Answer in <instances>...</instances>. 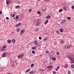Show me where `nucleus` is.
Here are the masks:
<instances>
[{"label":"nucleus","mask_w":74,"mask_h":74,"mask_svg":"<svg viewBox=\"0 0 74 74\" xmlns=\"http://www.w3.org/2000/svg\"><path fill=\"white\" fill-rule=\"evenodd\" d=\"M67 58H69V59H70L71 60V62L72 63H74V56H73L71 55H68L67 56Z\"/></svg>","instance_id":"obj_1"},{"label":"nucleus","mask_w":74,"mask_h":74,"mask_svg":"<svg viewBox=\"0 0 74 74\" xmlns=\"http://www.w3.org/2000/svg\"><path fill=\"white\" fill-rule=\"evenodd\" d=\"M41 23V20L38 19L37 21V23H36V25L37 26H38L39 25H40Z\"/></svg>","instance_id":"obj_2"},{"label":"nucleus","mask_w":74,"mask_h":74,"mask_svg":"<svg viewBox=\"0 0 74 74\" xmlns=\"http://www.w3.org/2000/svg\"><path fill=\"white\" fill-rule=\"evenodd\" d=\"M66 21L65 20H63L62 21V22L60 23V24H61V25H63L66 23Z\"/></svg>","instance_id":"obj_3"},{"label":"nucleus","mask_w":74,"mask_h":74,"mask_svg":"<svg viewBox=\"0 0 74 74\" xmlns=\"http://www.w3.org/2000/svg\"><path fill=\"white\" fill-rule=\"evenodd\" d=\"M24 56V55L23 54H21L17 56L18 58H23V56Z\"/></svg>","instance_id":"obj_4"},{"label":"nucleus","mask_w":74,"mask_h":74,"mask_svg":"<svg viewBox=\"0 0 74 74\" xmlns=\"http://www.w3.org/2000/svg\"><path fill=\"white\" fill-rule=\"evenodd\" d=\"M18 18H19V16L18 15H17L16 17H14V19L15 21H17V20H18Z\"/></svg>","instance_id":"obj_5"},{"label":"nucleus","mask_w":74,"mask_h":74,"mask_svg":"<svg viewBox=\"0 0 74 74\" xmlns=\"http://www.w3.org/2000/svg\"><path fill=\"white\" fill-rule=\"evenodd\" d=\"M65 49H67V48L70 49V47L68 45H66L65 46Z\"/></svg>","instance_id":"obj_6"},{"label":"nucleus","mask_w":74,"mask_h":74,"mask_svg":"<svg viewBox=\"0 0 74 74\" xmlns=\"http://www.w3.org/2000/svg\"><path fill=\"white\" fill-rule=\"evenodd\" d=\"M25 32V29H23L21 30V32H20L21 34H23L24 32Z\"/></svg>","instance_id":"obj_7"},{"label":"nucleus","mask_w":74,"mask_h":74,"mask_svg":"<svg viewBox=\"0 0 74 74\" xmlns=\"http://www.w3.org/2000/svg\"><path fill=\"white\" fill-rule=\"evenodd\" d=\"M6 55V53H4L2 54V56L3 57H5V56Z\"/></svg>","instance_id":"obj_8"},{"label":"nucleus","mask_w":74,"mask_h":74,"mask_svg":"<svg viewBox=\"0 0 74 74\" xmlns=\"http://www.w3.org/2000/svg\"><path fill=\"white\" fill-rule=\"evenodd\" d=\"M48 20H47L44 23V25H47V23H48Z\"/></svg>","instance_id":"obj_9"},{"label":"nucleus","mask_w":74,"mask_h":74,"mask_svg":"<svg viewBox=\"0 0 74 74\" xmlns=\"http://www.w3.org/2000/svg\"><path fill=\"white\" fill-rule=\"evenodd\" d=\"M34 44L36 45L37 44V43H38V42H37V41L36 40H35V41H34Z\"/></svg>","instance_id":"obj_10"},{"label":"nucleus","mask_w":74,"mask_h":74,"mask_svg":"<svg viewBox=\"0 0 74 74\" xmlns=\"http://www.w3.org/2000/svg\"><path fill=\"white\" fill-rule=\"evenodd\" d=\"M1 50L2 51H5V49L3 48V47H1Z\"/></svg>","instance_id":"obj_11"},{"label":"nucleus","mask_w":74,"mask_h":74,"mask_svg":"<svg viewBox=\"0 0 74 74\" xmlns=\"http://www.w3.org/2000/svg\"><path fill=\"white\" fill-rule=\"evenodd\" d=\"M20 7V6L19 5H17L15 7V8H16V9H17V8H19Z\"/></svg>","instance_id":"obj_12"},{"label":"nucleus","mask_w":74,"mask_h":74,"mask_svg":"<svg viewBox=\"0 0 74 74\" xmlns=\"http://www.w3.org/2000/svg\"><path fill=\"white\" fill-rule=\"evenodd\" d=\"M50 17H51V16H49V15H48L46 18L47 19H49V18H50Z\"/></svg>","instance_id":"obj_13"},{"label":"nucleus","mask_w":74,"mask_h":74,"mask_svg":"<svg viewBox=\"0 0 74 74\" xmlns=\"http://www.w3.org/2000/svg\"><path fill=\"white\" fill-rule=\"evenodd\" d=\"M48 67L49 69H52V68H53V66H48Z\"/></svg>","instance_id":"obj_14"},{"label":"nucleus","mask_w":74,"mask_h":74,"mask_svg":"<svg viewBox=\"0 0 74 74\" xmlns=\"http://www.w3.org/2000/svg\"><path fill=\"white\" fill-rule=\"evenodd\" d=\"M8 44H10L11 42V40H8Z\"/></svg>","instance_id":"obj_15"},{"label":"nucleus","mask_w":74,"mask_h":74,"mask_svg":"<svg viewBox=\"0 0 74 74\" xmlns=\"http://www.w3.org/2000/svg\"><path fill=\"white\" fill-rule=\"evenodd\" d=\"M36 48H37L36 47V46H34V47L32 48V49H34V50H35V49H36Z\"/></svg>","instance_id":"obj_16"},{"label":"nucleus","mask_w":74,"mask_h":74,"mask_svg":"<svg viewBox=\"0 0 74 74\" xmlns=\"http://www.w3.org/2000/svg\"><path fill=\"white\" fill-rule=\"evenodd\" d=\"M68 67V65L67 64H66L65 65V66H64V67L65 69H66V68H67Z\"/></svg>","instance_id":"obj_17"},{"label":"nucleus","mask_w":74,"mask_h":74,"mask_svg":"<svg viewBox=\"0 0 74 74\" xmlns=\"http://www.w3.org/2000/svg\"><path fill=\"white\" fill-rule=\"evenodd\" d=\"M47 38H45L44 39V42H46V41H47Z\"/></svg>","instance_id":"obj_18"},{"label":"nucleus","mask_w":74,"mask_h":74,"mask_svg":"<svg viewBox=\"0 0 74 74\" xmlns=\"http://www.w3.org/2000/svg\"><path fill=\"white\" fill-rule=\"evenodd\" d=\"M30 70V69H29L27 70H26V71L25 72V73H27V72H28V71H29Z\"/></svg>","instance_id":"obj_19"},{"label":"nucleus","mask_w":74,"mask_h":74,"mask_svg":"<svg viewBox=\"0 0 74 74\" xmlns=\"http://www.w3.org/2000/svg\"><path fill=\"white\" fill-rule=\"evenodd\" d=\"M9 0H6V3L8 5L9 4Z\"/></svg>","instance_id":"obj_20"},{"label":"nucleus","mask_w":74,"mask_h":74,"mask_svg":"<svg viewBox=\"0 0 74 74\" xmlns=\"http://www.w3.org/2000/svg\"><path fill=\"white\" fill-rule=\"evenodd\" d=\"M52 60H53L55 61L56 60V58L55 57H53L52 58Z\"/></svg>","instance_id":"obj_21"},{"label":"nucleus","mask_w":74,"mask_h":74,"mask_svg":"<svg viewBox=\"0 0 74 74\" xmlns=\"http://www.w3.org/2000/svg\"><path fill=\"white\" fill-rule=\"evenodd\" d=\"M12 42H15V39H13L12 40Z\"/></svg>","instance_id":"obj_22"},{"label":"nucleus","mask_w":74,"mask_h":74,"mask_svg":"<svg viewBox=\"0 0 74 74\" xmlns=\"http://www.w3.org/2000/svg\"><path fill=\"white\" fill-rule=\"evenodd\" d=\"M60 32H61V33H62V32H63V29H61L60 30Z\"/></svg>","instance_id":"obj_23"},{"label":"nucleus","mask_w":74,"mask_h":74,"mask_svg":"<svg viewBox=\"0 0 74 74\" xmlns=\"http://www.w3.org/2000/svg\"><path fill=\"white\" fill-rule=\"evenodd\" d=\"M56 54H57V55H58V56H59V55H60V53H59L58 52H56Z\"/></svg>","instance_id":"obj_24"},{"label":"nucleus","mask_w":74,"mask_h":74,"mask_svg":"<svg viewBox=\"0 0 74 74\" xmlns=\"http://www.w3.org/2000/svg\"><path fill=\"white\" fill-rule=\"evenodd\" d=\"M71 67H72V68H74V64H72V65H71Z\"/></svg>","instance_id":"obj_25"},{"label":"nucleus","mask_w":74,"mask_h":74,"mask_svg":"<svg viewBox=\"0 0 74 74\" xmlns=\"http://www.w3.org/2000/svg\"><path fill=\"white\" fill-rule=\"evenodd\" d=\"M67 19L68 20H70L71 19V18L70 17H67Z\"/></svg>","instance_id":"obj_26"},{"label":"nucleus","mask_w":74,"mask_h":74,"mask_svg":"<svg viewBox=\"0 0 74 74\" xmlns=\"http://www.w3.org/2000/svg\"><path fill=\"white\" fill-rule=\"evenodd\" d=\"M6 46L5 45H4L3 46V48H4V49H5V48H6Z\"/></svg>","instance_id":"obj_27"},{"label":"nucleus","mask_w":74,"mask_h":74,"mask_svg":"<svg viewBox=\"0 0 74 74\" xmlns=\"http://www.w3.org/2000/svg\"><path fill=\"white\" fill-rule=\"evenodd\" d=\"M34 66V64H31V67H33Z\"/></svg>","instance_id":"obj_28"},{"label":"nucleus","mask_w":74,"mask_h":74,"mask_svg":"<svg viewBox=\"0 0 74 74\" xmlns=\"http://www.w3.org/2000/svg\"><path fill=\"white\" fill-rule=\"evenodd\" d=\"M20 30L19 28H17V31L18 32H19Z\"/></svg>","instance_id":"obj_29"},{"label":"nucleus","mask_w":74,"mask_h":74,"mask_svg":"<svg viewBox=\"0 0 74 74\" xmlns=\"http://www.w3.org/2000/svg\"><path fill=\"white\" fill-rule=\"evenodd\" d=\"M62 10H63V9H61L59 10V12H62Z\"/></svg>","instance_id":"obj_30"},{"label":"nucleus","mask_w":74,"mask_h":74,"mask_svg":"<svg viewBox=\"0 0 74 74\" xmlns=\"http://www.w3.org/2000/svg\"><path fill=\"white\" fill-rule=\"evenodd\" d=\"M37 13H38V14H41V12H40V11H38V12H37Z\"/></svg>","instance_id":"obj_31"},{"label":"nucleus","mask_w":74,"mask_h":74,"mask_svg":"<svg viewBox=\"0 0 74 74\" xmlns=\"http://www.w3.org/2000/svg\"><path fill=\"white\" fill-rule=\"evenodd\" d=\"M35 31L36 32H38V28H36L35 29Z\"/></svg>","instance_id":"obj_32"},{"label":"nucleus","mask_w":74,"mask_h":74,"mask_svg":"<svg viewBox=\"0 0 74 74\" xmlns=\"http://www.w3.org/2000/svg\"><path fill=\"white\" fill-rule=\"evenodd\" d=\"M63 8L64 10H66V8L65 7H63Z\"/></svg>","instance_id":"obj_33"},{"label":"nucleus","mask_w":74,"mask_h":74,"mask_svg":"<svg viewBox=\"0 0 74 74\" xmlns=\"http://www.w3.org/2000/svg\"><path fill=\"white\" fill-rule=\"evenodd\" d=\"M15 15V13L13 14L12 15V17H14V15Z\"/></svg>","instance_id":"obj_34"},{"label":"nucleus","mask_w":74,"mask_h":74,"mask_svg":"<svg viewBox=\"0 0 74 74\" xmlns=\"http://www.w3.org/2000/svg\"><path fill=\"white\" fill-rule=\"evenodd\" d=\"M61 42V44H63V43H64V42H63V40H62Z\"/></svg>","instance_id":"obj_35"},{"label":"nucleus","mask_w":74,"mask_h":74,"mask_svg":"<svg viewBox=\"0 0 74 74\" xmlns=\"http://www.w3.org/2000/svg\"><path fill=\"white\" fill-rule=\"evenodd\" d=\"M18 26H20V25H21V23H19L18 24Z\"/></svg>","instance_id":"obj_36"},{"label":"nucleus","mask_w":74,"mask_h":74,"mask_svg":"<svg viewBox=\"0 0 74 74\" xmlns=\"http://www.w3.org/2000/svg\"><path fill=\"white\" fill-rule=\"evenodd\" d=\"M29 73H30V74H33V71H32V72H30Z\"/></svg>","instance_id":"obj_37"},{"label":"nucleus","mask_w":74,"mask_h":74,"mask_svg":"<svg viewBox=\"0 0 74 74\" xmlns=\"http://www.w3.org/2000/svg\"><path fill=\"white\" fill-rule=\"evenodd\" d=\"M32 9H30L29 10H28L29 12H30L31 11H32Z\"/></svg>","instance_id":"obj_38"},{"label":"nucleus","mask_w":74,"mask_h":74,"mask_svg":"<svg viewBox=\"0 0 74 74\" xmlns=\"http://www.w3.org/2000/svg\"><path fill=\"white\" fill-rule=\"evenodd\" d=\"M6 19H7V20H8L9 19V18H8V17H6Z\"/></svg>","instance_id":"obj_39"},{"label":"nucleus","mask_w":74,"mask_h":74,"mask_svg":"<svg viewBox=\"0 0 74 74\" xmlns=\"http://www.w3.org/2000/svg\"><path fill=\"white\" fill-rule=\"evenodd\" d=\"M57 33L58 34H60V33H59V31H57Z\"/></svg>","instance_id":"obj_40"},{"label":"nucleus","mask_w":74,"mask_h":74,"mask_svg":"<svg viewBox=\"0 0 74 74\" xmlns=\"http://www.w3.org/2000/svg\"><path fill=\"white\" fill-rule=\"evenodd\" d=\"M32 53H33V54H34V53H35V52L34 51H32Z\"/></svg>","instance_id":"obj_41"},{"label":"nucleus","mask_w":74,"mask_h":74,"mask_svg":"<svg viewBox=\"0 0 74 74\" xmlns=\"http://www.w3.org/2000/svg\"><path fill=\"white\" fill-rule=\"evenodd\" d=\"M58 70H59V69L58 68H56V71H58Z\"/></svg>","instance_id":"obj_42"},{"label":"nucleus","mask_w":74,"mask_h":74,"mask_svg":"<svg viewBox=\"0 0 74 74\" xmlns=\"http://www.w3.org/2000/svg\"><path fill=\"white\" fill-rule=\"evenodd\" d=\"M49 52V51H46V53H48V52Z\"/></svg>","instance_id":"obj_43"},{"label":"nucleus","mask_w":74,"mask_h":74,"mask_svg":"<svg viewBox=\"0 0 74 74\" xmlns=\"http://www.w3.org/2000/svg\"><path fill=\"white\" fill-rule=\"evenodd\" d=\"M68 73L69 74H70V71H68Z\"/></svg>","instance_id":"obj_44"},{"label":"nucleus","mask_w":74,"mask_h":74,"mask_svg":"<svg viewBox=\"0 0 74 74\" xmlns=\"http://www.w3.org/2000/svg\"><path fill=\"white\" fill-rule=\"evenodd\" d=\"M72 9H74V6H72Z\"/></svg>","instance_id":"obj_45"},{"label":"nucleus","mask_w":74,"mask_h":74,"mask_svg":"<svg viewBox=\"0 0 74 74\" xmlns=\"http://www.w3.org/2000/svg\"><path fill=\"white\" fill-rule=\"evenodd\" d=\"M39 39H40V40H41V39H42L41 37H39Z\"/></svg>","instance_id":"obj_46"},{"label":"nucleus","mask_w":74,"mask_h":74,"mask_svg":"<svg viewBox=\"0 0 74 74\" xmlns=\"http://www.w3.org/2000/svg\"><path fill=\"white\" fill-rule=\"evenodd\" d=\"M32 72H33V74H34V73H36V71H32Z\"/></svg>","instance_id":"obj_47"},{"label":"nucleus","mask_w":74,"mask_h":74,"mask_svg":"<svg viewBox=\"0 0 74 74\" xmlns=\"http://www.w3.org/2000/svg\"><path fill=\"white\" fill-rule=\"evenodd\" d=\"M60 68V66H58L57 69H59Z\"/></svg>","instance_id":"obj_48"},{"label":"nucleus","mask_w":74,"mask_h":74,"mask_svg":"<svg viewBox=\"0 0 74 74\" xmlns=\"http://www.w3.org/2000/svg\"><path fill=\"white\" fill-rule=\"evenodd\" d=\"M45 1H48L49 0H44Z\"/></svg>","instance_id":"obj_49"},{"label":"nucleus","mask_w":74,"mask_h":74,"mask_svg":"<svg viewBox=\"0 0 74 74\" xmlns=\"http://www.w3.org/2000/svg\"><path fill=\"white\" fill-rule=\"evenodd\" d=\"M18 26L19 25H18V24H17L16 25V27H18Z\"/></svg>","instance_id":"obj_50"},{"label":"nucleus","mask_w":74,"mask_h":74,"mask_svg":"<svg viewBox=\"0 0 74 74\" xmlns=\"http://www.w3.org/2000/svg\"><path fill=\"white\" fill-rule=\"evenodd\" d=\"M0 14H2V12H1V11H0Z\"/></svg>","instance_id":"obj_51"},{"label":"nucleus","mask_w":74,"mask_h":74,"mask_svg":"<svg viewBox=\"0 0 74 74\" xmlns=\"http://www.w3.org/2000/svg\"><path fill=\"white\" fill-rule=\"evenodd\" d=\"M48 53H49V54H50V53H51L50 51H49Z\"/></svg>","instance_id":"obj_52"},{"label":"nucleus","mask_w":74,"mask_h":74,"mask_svg":"<svg viewBox=\"0 0 74 74\" xmlns=\"http://www.w3.org/2000/svg\"><path fill=\"white\" fill-rule=\"evenodd\" d=\"M53 74H56V72L55 71H53Z\"/></svg>","instance_id":"obj_53"},{"label":"nucleus","mask_w":74,"mask_h":74,"mask_svg":"<svg viewBox=\"0 0 74 74\" xmlns=\"http://www.w3.org/2000/svg\"><path fill=\"white\" fill-rule=\"evenodd\" d=\"M19 2H17V4H19Z\"/></svg>","instance_id":"obj_54"},{"label":"nucleus","mask_w":74,"mask_h":74,"mask_svg":"<svg viewBox=\"0 0 74 74\" xmlns=\"http://www.w3.org/2000/svg\"><path fill=\"white\" fill-rule=\"evenodd\" d=\"M36 46H38V44H37Z\"/></svg>","instance_id":"obj_55"},{"label":"nucleus","mask_w":74,"mask_h":74,"mask_svg":"<svg viewBox=\"0 0 74 74\" xmlns=\"http://www.w3.org/2000/svg\"><path fill=\"white\" fill-rule=\"evenodd\" d=\"M38 1H40V0H38Z\"/></svg>","instance_id":"obj_56"},{"label":"nucleus","mask_w":74,"mask_h":74,"mask_svg":"<svg viewBox=\"0 0 74 74\" xmlns=\"http://www.w3.org/2000/svg\"><path fill=\"white\" fill-rule=\"evenodd\" d=\"M8 74H10V73H8Z\"/></svg>","instance_id":"obj_57"},{"label":"nucleus","mask_w":74,"mask_h":74,"mask_svg":"<svg viewBox=\"0 0 74 74\" xmlns=\"http://www.w3.org/2000/svg\"><path fill=\"white\" fill-rule=\"evenodd\" d=\"M11 15H12V14H11Z\"/></svg>","instance_id":"obj_58"},{"label":"nucleus","mask_w":74,"mask_h":74,"mask_svg":"<svg viewBox=\"0 0 74 74\" xmlns=\"http://www.w3.org/2000/svg\"><path fill=\"white\" fill-rule=\"evenodd\" d=\"M12 33H13V32H12Z\"/></svg>","instance_id":"obj_59"},{"label":"nucleus","mask_w":74,"mask_h":74,"mask_svg":"<svg viewBox=\"0 0 74 74\" xmlns=\"http://www.w3.org/2000/svg\"><path fill=\"white\" fill-rule=\"evenodd\" d=\"M71 45V46H72V45Z\"/></svg>","instance_id":"obj_60"}]
</instances>
